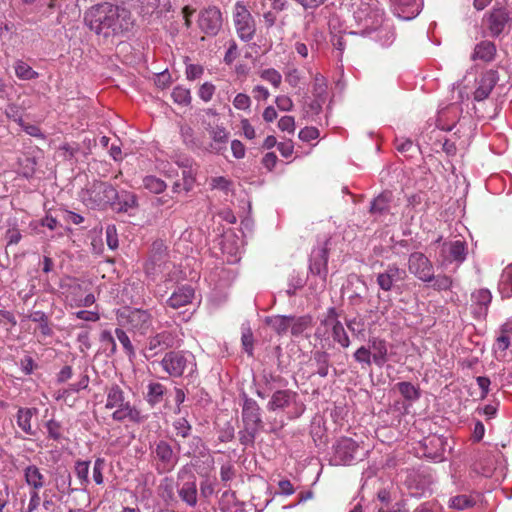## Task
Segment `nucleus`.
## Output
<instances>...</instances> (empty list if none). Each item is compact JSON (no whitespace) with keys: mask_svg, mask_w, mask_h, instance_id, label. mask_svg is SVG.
<instances>
[{"mask_svg":"<svg viewBox=\"0 0 512 512\" xmlns=\"http://www.w3.org/2000/svg\"><path fill=\"white\" fill-rule=\"evenodd\" d=\"M84 22L91 31L105 38L124 35L134 26L129 10L108 2L90 7L84 14Z\"/></svg>","mask_w":512,"mask_h":512,"instance_id":"obj_1","label":"nucleus"},{"mask_svg":"<svg viewBox=\"0 0 512 512\" xmlns=\"http://www.w3.org/2000/svg\"><path fill=\"white\" fill-rule=\"evenodd\" d=\"M383 15V10L369 4H362L354 12L355 19L363 24L364 32L382 47H389L395 41L396 34L393 26L384 20Z\"/></svg>","mask_w":512,"mask_h":512,"instance_id":"obj_2","label":"nucleus"},{"mask_svg":"<svg viewBox=\"0 0 512 512\" xmlns=\"http://www.w3.org/2000/svg\"><path fill=\"white\" fill-rule=\"evenodd\" d=\"M106 409H115L112 419L117 422L129 420L133 423H141L145 417L141 411L126 400L123 389L118 384H112L105 389Z\"/></svg>","mask_w":512,"mask_h":512,"instance_id":"obj_3","label":"nucleus"},{"mask_svg":"<svg viewBox=\"0 0 512 512\" xmlns=\"http://www.w3.org/2000/svg\"><path fill=\"white\" fill-rule=\"evenodd\" d=\"M162 370L172 378L193 377L197 371V362L193 353L187 350L165 352L159 361Z\"/></svg>","mask_w":512,"mask_h":512,"instance_id":"obj_4","label":"nucleus"},{"mask_svg":"<svg viewBox=\"0 0 512 512\" xmlns=\"http://www.w3.org/2000/svg\"><path fill=\"white\" fill-rule=\"evenodd\" d=\"M260 411L258 403L244 395L242 405L243 429L238 432V436L240 443L245 447L254 445L257 434L263 428Z\"/></svg>","mask_w":512,"mask_h":512,"instance_id":"obj_5","label":"nucleus"},{"mask_svg":"<svg viewBox=\"0 0 512 512\" xmlns=\"http://www.w3.org/2000/svg\"><path fill=\"white\" fill-rule=\"evenodd\" d=\"M79 198L88 208H105L115 202L118 192L108 182L94 181L80 192Z\"/></svg>","mask_w":512,"mask_h":512,"instance_id":"obj_6","label":"nucleus"},{"mask_svg":"<svg viewBox=\"0 0 512 512\" xmlns=\"http://www.w3.org/2000/svg\"><path fill=\"white\" fill-rule=\"evenodd\" d=\"M328 334L335 344L341 348L347 349L351 345L350 337L345 330L343 323L339 320L336 308L330 307L327 310L325 319H323L316 330L315 336L319 339Z\"/></svg>","mask_w":512,"mask_h":512,"instance_id":"obj_7","label":"nucleus"},{"mask_svg":"<svg viewBox=\"0 0 512 512\" xmlns=\"http://www.w3.org/2000/svg\"><path fill=\"white\" fill-rule=\"evenodd\" d=\"M368 455V450L349 437H342L333 445V454L330 458L332 465H352L363 460Z\"/></svg>","mask_w":512,"mask_h":512,"instance_id":"obj_8","label":"nucleus"},{"mask_svg":"<svg viewBox=\"0 0 512 512\" xmlns=\"http://www.w3.org/2000/svg\"><path fill=\"white\" fill-rule=\"evenodd\" d=\"M181 339L176 329H167L149 336L143 348L146 359L153 358L167 350L179 347Z\"/></svg>","mask_w":512,"mask_h":512,"instance_id":"obj_9","label":"nucleus"},{"mask_svg":"<svg viewBox=\"0 0 512 512\" xmlns=\"http://www.w3.org/2000/svg\"><path fill=\"white\" fill-rule=\"evenodd\" d=\"M118 323L128 331L144 336L152 328V315L143 309H124L117 316Z\"/></svg>","mask_w":512,"mask_h":512,"instance_id":"obj_10","label":"nucleus"},{"mask_svg":"<svg viewBox=\"0 0 512 512\" xmlns=\"http://www.w3.org/2000/svg\"><path fill=\"white\" fill-rule=\"evenodd\" d=\"M442 241V237H438L434 241L439 244L440 250L437 261L441 267H447L449 264L455 262L457 265L462 264L467 257V244L463 240Z\"/></svg>","mask_w":512,"mask_h":512,"instance_id":"obj_11","label":"nucleus"},{"mask_svg":"<svg viewBox=\"0 0 512 512\" xmlns=\"http://www.w3.org/2000/svg\"><path fill=\"white\" fill-rule=\"evenodd\" d=\"M232 14L238 37L244 42L251 41L255 36L256 24L248 7L238 1L233 7Z\"/></svg>","mask_w":512,"mask_h":512,"instance_id":"obj_12","label":"nucleus"},{"mask_svg":"<svg viewBox=\"0 0 512 512\" xmlns=\"http://www.w3.org/2000/svg\"><path fill=\"white\" fill-rule=\"evenodd\" d=\"M151 455L155 462V469L159 474L171 472L179 460L178 454L165 440H159L151 446Z\"/></svg>","mask_w":512,"mask_h":512,"instance_id":"obj_13","label":"nucleus"},{"mask_svg":"<svg viewBox=\"0 0 512 512\" xmlns=\"http://www.w3.org/2000/svg\"><path fill=\"white\" fill-rule=\"evenodd\" d=\"M177 493L178 497L189 507H195L197 504V485L196 476L191 467L185 465L177 473Z\"/></svg>","mask_w":512,"mask_h":512,"instance_id":"obj_14","label":"nucleus"},{"mask_svg":"<svg viewBox=\"0 0 512 512\" xmlns=\"http://www.w3.org/2000/svg\"><path fill=\"white\" fill-rule=\"evenodd\" d=\"M408 270L418 280L425 283H431L434 278L433 264L422 252H413L409 255Z\"/></svg>","mask_w":512,"mask_h":512,"instance_id":"obj_15","label":"nucleus"},{"mask_svg":"<svg viewBox=\"0 0 512 512\" xmlns=\"http://www.w3.org/2000/svg\"><path fill=\"white\" fill-rule=\"evenodd\" d=\"M222 23V13L216 6H209L199 13L198 26L209 36H216L222 28Z\"/></svg>","mask_w":512,"mask_h":512,"instance_id":"obj_16","label":"nucleus"},{"mask_svg":"<svg viewBox=\"0 0 512 512\" xmlns=\"http://www.w3.org/2000/svg\"><path fill=\"white\" fill-rule=\"evenodd\" d=\"M297 397V393L289 389L277 390L272 394L271 399L267 404V409L269 411H276L280 409H285L286 407H289L291 404H295L296 412L293 417H299L300 415L303 414L305 406L303 405V403H297Z\"/></svg>","mask_w":512,"mask_h":512,"instance_id":"obj_17","label":"nucleus"},{"mask_svg":"<svg viewBox=\"0 0 512 512\" xmlns=\"http://www.w3.org/2000/svg\"><path fill=\"white\" fill-rule=\"evenodd\" d=\"M406 277L405 270L399 268L396 264H388L383 272L377 275V284L383 291L392 290L395 283L403 281Z\"/></svg>","mask_w":512,"mask_h":512,"instance_id":"obj_18","label":"nucleus"},{"mask_svg":"<svg viewBox=\"0 0 512 512\" xmlns=\"http://www.w3.org/2000/svg\"><path fill=\"white\" fill-rule=\"evenodd\" d=\"M511 19L510 11L507 8H493L487 18L490 34L493 37L499 36L505 29L506 24L511 21Z\"/></svg>","mask_w":512,"mask_h":512,"instance_id":"obj_19","label":"nucleus"},{"mask_svg":"<svg viewBox=\"0 0 512 512\" xmlns=\"http://www.w3.org/2000/svg\"><path fill=\"white\" fill-rule=\"evenodd\" d=\"M492 294L488 289H479L471 294V310L477 319H483L488 313Z\"/></svg>","mask_w":512,"mask_h":512,"instance_id":"obj_20","label":"nucleus"},{"mask_svg":"<svg viewBox=\"0 0 512 512\" xmlns=\"http://www.w3.org/2000/svg\"><path fill=\"white\" fill-rule=\"evenodd\" d=\"M328 264V249L325 246H319L312 250L310 256L309 269L312 274L321 277L322 281H326Z\"/></svg>","mask_w":512,"mask_h":512,"instance_id":"obj_21","label":"nucleus"},{"mask_svg":"<svg viewBox=\"0 0 512 512\" xmlns=\"http://www.w3.org/2000/svg\"><path fill=\"white\" fill-rule=\"evenodd\" d=\"M421 8V0H395L393 13L401 20H411L420 13Z\"/></svg>","mask_w":512,"mask_h":512,"instance_id":"obj_22","label":"nucleus"},{"mask_svg":"<svg viewBox=\"0 0 512 512\" xmlns=\"http://www.w3.org/2000/svg\"><path fill=\"white\" fill-rule=\"evenodd\" d=\"M423 455L434 461L441 462L444 460L445 441L442 437L432 436L425 438L422 442Z\"/></svg>","mask_w":512,"mask_h":512,"instance_id":"obj_23","label":"nucleus"},{"mask_svg":"<svg viewBox=\"0 0 512 512\" xmlns=\"http://www.w3.org/2000/svg\"><path fill=\"white\" fill-rule=\"evenodd\" d=\"M177 482L172 477H164L157 487V495L167 507H175L178 504Z\"/></svg>","mask_w":512,"mask_h":512,"instance_id":"obj_24","label":"nucleus"},{"mask_svg":"<svg viewBox=\"0 0 512 512\" xmlns=\"http://www.w3.org/2000/svg\"><path fill=\"white\" fill-rule=\"evenodd\" d=\"M499 80L498 72L496 70L490 69L484 72L478 82V86L474 91V99L476 101H482L486 99L494 86Z\"/></svg>","mask_w":512,"mask_h":512,"instance_id":"obj_25","label":"nucleus"},{"mask_svg":"<svg viewBox=\"0 0 512 512\" xmlns=\"http://www.w3.org/2000/svg\"><path fill=\"white\" fill-rule=\"evenodd\" d=\"M371 357L373 358V364L378 368H383L389 360L388 357V343L386 340L379 337H371L367 342Z\"/></svg>","mask_w":512,"mask_h":512,"instance_id":"obj_26","label":"nucleus"},{"mask_svg":"<svg viewBox=\"0 0 512 512\" xmlns=\"http://www.w3.org/2000/svg\"><path fill=\"white\" fill-rule=\"evenodd\" d=\"M194 289L189 285L178 287L167 300V305L173 309H178L192 302L194 298Z\"/></svg>","mask_w":512,"mask_h":512,"instance_id":"obj_27","label":"nucleus"},{"mask_svg":"<svg viewBox=\"0 0 512 512\" xmlns=\"http://www.w3.org/2000/svg\"><path fill=\"white\" fill-rule=\"evenodd\" d=\"M213 143L210 144V151L220 154L226 149L229 133L223 126L207 127Z\"/></svg>","mask_w":512,"mask_h":512,"instance_id":"obj_28","label":"nucleus"},{"mask_svg":"<svg viewBox=\"0 0 512 512\" xmlns=\"http://www.w3.org/2000/svg\"><path fill=\"white\" fill-rule=\"evenodd\" d=\"M391 202L392 193L389 191L382 192L372 200L369 211L376 218L387 215L390 211Z\"/></svg>","mask_w":512,"mask_h":512,"instance_id":"obj_29","label":"nucleus"},{"mask_svg":"<svg viewBox=\"0 0 512 512\" xmlns=\"http://www.w3.org/2000/svg\"><path fill=\"white\" fill-rule=\"evenodd\" d=\"M496 53L497 49L495 44L491 41L483 40L476 44L471 58L474 61L491 62L495 59Z\"/></svg>","mask_w":512,"mask_h":512,"instance_id":"obj_30","label":"nucleus"},{"mask_svg":"<svg viewBox=\"0 0 512 512\" xmlns=\"http://www.w3.org/2000/svg\"><path fill=\"white\" fill-rule=\"evenodd\" d=\"M219 508L221 512H245L244 503L239 502L232 491L223 492L219 500Z\"/></svg>","mask_w":512,"mask_h":512,"instance_id":"obj_31","label":"nucleus"},{"mask_svg":"<svg viewBox=\"0 0 512 512\" xmlns=\"http://www.w3.org/2000/svg\"><path fill=\"white\" fill-rule=\"evenodd\" d=\"M264 321L279 336L290 330V315L267 316Z\"/></svg>","mask_w":512,"mask_h":512,"instance_id":"obj_32","label":"nucleus"},{"mask_svg":"<svg viewBox=\"0 0 512 512\" xmlns=\"http://www.w3.org/2000/svg\"><path fill=\"white\" fill-rule=\"evenodd\" d=\"M24 477L28 486L33 490L41 489L45 484V477L35 465H29L24 469Z\"/></svg>","mask_w":512,"mask_h":512,"instance_id":"obj_33","label":"nucleus"},{"mask_svg":"<svg viewBox=\"0 0 512 512\" xmlns=\"http://www.w3.org/2000/svg\"><path fill=\"white\" fill-rule=\"evenodd\" d=\"M312 326V317L310 315L292 316L290 315V332L294 337H299Z\"/></svg>","mask_w":512,"mask_h":512,"instance_id":"obj_34","label":"nucleus"},{"mask_svg":"<svg viewBox=\"0 0 512 512\" xmlns=\"http://www.w3.org/2000/svg\"><path fill=\"white\" fill-rule=\"evenodd\" d=\"M312 96L315 99L326 102L328 96L327 79L320 73H316L313 77Z\"/></svg>","mask_w":512,"mask_h":512,"instance_id":"obj_35","label":"nucleus"},{"mask_svg":"<svg viewBox=\"0 0 512 512\" xmlns=\"http://www.w3.org/2000/svg\"><path fill=\"white\" fill-rule=\"evenodd\" d=\"M166 387L159 382H150L147 386L146 400L151 406L162 402Z\"/></svg>","mask_w":512,"mask_h":512,"instance_id":"obj_36","label":"nucleus"},{"mask_svg":"<svg viewBox=\"0 0 512 512\" xmlns=\"http://www.w3.org/2000/svg\"><path fill=\"white\" fill-rule=\"evenodd\" d=\"M369 346L361 345L356 351L353 353L354 361L359 364L360 368L363 370H367L373 365V358L371 357Z\"/></svg>","mask_w":512,"mask_h":512,"instance_id":"obj_37","label":"nucleus"},{"mask_svg":"<svg viewBox=\"0 0 512 512\" xmlns=\"http://www.w3.org/2000/svg\"><path fill=\"white\" fill-rule=\"evenodd\" d=\"M396 388L402 397L409 402H415L421 396L420 389L411 382H399L396 384Z\"/></svg>","mask_w":512,"mask_h":512,"instance_id":"obj_38","label":"nucleus"},{"mask_svg":"<svg viewBox=\"0 0 512 512\" xmlns=\"http://www.w3.org/2000/svg\"><path fill=\"white\" fill-rule=\"evenodd\" d=\"M324 101L318 99H311L309 102H306L303 105V117L310 120L315 121L316 118L321 114Z\"/></svg>","mask_w":512,"mask_h":512,"instance_id":"obj_39","label":"nucleus"},{"mask_svg":"<svg viewBox=\"0 0 512 512\" xmlns=\"http://www.w3.org/2000/svg\"><path fill=\"white\" fill-rule=\"evenodd\" d=\"M476 504V500L471 495L461 494L451 497L448 502V506L452 509L462 511L467 508L473 507Z\"/></svg>","mask_w":512,"mask_h":512,"instance_id":"obj_40","label":"nucleus"},{"mask_svg":"<svg viewBox=\"0 0 512 512\" xmlns=\"http://www.w3.org/2000/svg\"><path fill=\"white\" fill-rule=\"evenodd\" d=\"M499 291L503 297H512V264L507 266L500 277Z\"/></svg>","mask_w":512,"mask_h":512,"instance_id":"obj_41","label":"nucleus"},{"mask_svg":"<svg viewBox=\"0 0 512 512\" xmlns=\"http://www.w3.org/2000/svg\"><path fill=\"white\" fill-rule=\"evenodd\" d=\"M32 409L29 408H20L17 412V424L18 426L29 435H34L35 432L32 430L31 419H32Z\"/></svg>","mask_w":512,"mask_h":512,"instance_id":"obj_42","label":"nucleus"},{"mask_svg":"<svg viewBox=\"0 0 512 512\" xmlns=\"http://www.w3.org/2000/svg\"><path fill=\"white\" fill-rule=\"evenodd\" d=\"M29 318L36 323H39V329L43 336L49 337L53 334V330L49 325V319L45 312L34 311Z\"/></svg>","mask_w":512,"mask_h":512,"instance_id":"obj_43","label":"nucleus"},{"mask_svg":"<svg viewBox=\"0 0 512 512\" xmlns=\"http://www.w3.org/2000/svg\"><path fill=\"white\" fill-rule=\"evenodd\" d=\"M124 329L125 328H123V327L116 328L115 329V336L118 339V341L120 342V344L122 345L123 350L126 353V355L130 359H132V358H134L136 356L135 348H134V346H133L129 336L127 335V333H126V331Z\"/></svg>","mask_w":512,"mask_h":512,"instance_id":"obj_44","label":"nucleus"},{"mask_svg":"<svg viewBox=\"0 0 512 512\" xmlns=\"http://www.w3.org/2000/svg\"><path fill=\"white\" fill-rule=\"evenodd\" d=\"M15 74L21 80H33L38 78L39 74L24 61L18 60L15 63Z\"/></svg>","mask_w":512,"mask_h":512,"instance_id":"obj_45","label":"nucleus"},{"mask_svg":"<svg viewBox=\"0 0 512 512\" xmlns=\"http://www.w3.org/2000/svg\"><path fill=\"white\" fill-rule=\"evenodd\" d=\"M313 360L317 365V374L320 377H326L329 371V354L325 351H315Z\"/></svg>","mask_w":512,"mask_h":512,"instance_id":"obj_46","label":"nucleus"},{"mask_svg":"<svg viewBox=\"0 0 512 512\" xmlns=\"http://www.w3.org/2000/svg\"><path fill=\"white\" fill-rule=\"evenodd\" d=\"M171 97L175 103L182 106H188L192 101L190 89L181 85L174 87Z\"/></svg>","mask_w":512,"mask_h":512,"instance_id":"obj_47","label":"nucleus"},{"mask_svg":"<svg viewBox=\"0 0 512 512\" xmlns=\"http://www.w3.org/2000/svg\"><path fill=\"white\" fill-rule=\"evenodd\" d=\"M345 325L352 335L356 338L365 337V322L363 319L353 317L345 320Z\"/></svg>","mask_w":512,"mask_h":512,"instance_id":"obj_48","label":"nucleus"},{"mask_svg":"<svg viewBox=\"0 0 512 512\" xmlns=\"http://www.w3.org/2000/svg\"><path fill=\"white\" fill-rule=\"evenodd\" d=\"M143 186L154 194L162 193L167 187L166 183L162 179L153 175L144 177Z\"/></svg>","mask_w":512,"mask_h":512,"instance_id":"obj_49","label":"nucleus"},{"mask_svg":"<svg viewBox=\"0 0 512 512\" xmlns=\"http://www.w3.org/2000/svg\"><path fill=\"white\" fill-rule=\"evenodd\" d=\"M180 136L186 147L189 149H196L199 147L198 140L195 137V132L189 125L180 126Z\"/></svg>","mask_w":512,"mask_h":512,"instance_id":"obj_50","label":"nucleus"},{"mask_svg":"<svg viewBox=\"0 0 512 512\" xmlns=\"http://www.w3.org/2000/svg\"><path fill=\"white\" fill-rule=\"evenodd\" d=\"M262 80L270 83L274 88H278L282 82V75L274 68L263 69L259 72Z\"/></svg>","mask_w":512,"mask_h":512,"instance_id":"obj_51","label":"nucleus"},{"mask_svg":"<svg viewBox=\"0 0 512 512\" xmlns=\"http://www.w3.org/2000/svg\"><path fill=\"white\" fill-rule=\"evenodd\" d=\"M172 427L177 436L187 438L191 435L192 426L185 417H181L173 421Z\"/></svg>","mask_w":512,"mask_h":512,"instance_id":"obj_52","label":"nucleus"},{"mask_svg":"<svg viewBox=\"0 0 512 512\" xmlns=\"http://www.w3.org/2000/svg\"><path fill=\"white\" fill-rule=\"evenodd\" d=\"M89 467L90 461H76L75 474L80 481V484L86 486L89 484Z\"/></svg>","mask_w":512,"mask_h":512,"instance_id":"obj_53","label":"nucleus"},{"mask_svg":"<svg viewBox=\"0 0 512 512\" xmlns=\"http://www.w3.org/2000/svg\"><path fill=\"white\" fill-rule=\"evenodd\" d=\"M7 245H16L22 239V234L17 227L16 220L8 222V229L5 233Z\"/></svg>","mask_w":512,"mask_h":512,"instance_id":"obj_54","label":"nucleus"},{"mask_svg":"<svg viewBox=\"0 0 512 512\" xmlns=\"http://www.w3.org/2000/svg\"><path fill=\"white\" fill-rule=\"evenodd\" d=\"M190 163H191V160L189 158H185L181 162H177V165L179 167L184 168L183 169V182H184L183 184H184V189L186 191H189L192 188L193 183H194L193 172L191 169H188L190 167Z\"/></svg>","mask_w":512,"mask_h":512,"instance_id":"obj_55","label":"nucleus"},{"mask_svg":"<svg viewBox=\"0 0 512 512\" xmlns=\"http://www.w3.org/2000/svg\"><path fill=\"white\" fill-rule=\"evenodd\" d=\"M284 76H285V81L292 88L298 87L302 81V72L294 66H288L284 70Z\"/></svg>","mask_w":512,"mask_h":512,"instance_id":"obj_56","label":"nucleus"},{"mask_svg":"<svg viewBox=\"0 0 512 512\" xmlns=\"http://www.w3.org/2000/svg\"><path fill=\"white\" fill-rule=\"evenodd\" d=\"M431 287L437 291H447L451 289L453 281L450 276L445 274L435 275L431 282Z\"/></svg>","mask_w":512,"mask_h":512,"instance_id":"obj_57","label":"nucleus"},{"mask_svg":"<svg viewBox=\"0 0 512 512\" xmlns=\"http://www.w3.org/2000/svg\"><path fill=\"white\" fill-rule=\"evenodd\" d=\"M241 342L244 351L249 355L253 356V350H254V337L253 333L249 326L242 327V336H241Z\"/></svg>","mask_w":512,"mask_h":512,"instance_id":"obj_58","label":"nucleus"},{"mask_svg":"<svg viewBox=\"0 0 512 512\" xmlns=\"http://www.w3.org/2000/svg\"><path fill=\"white\" fill-rule=\"evenodd\" d=\"M151 262L156 264L158 261H161L166 256V246L163 241H155L152 244L151 249Z\"/></svg>","mask_w":512,"mask_h":512,"instance_id":"obj_59","label":"nucleus"},{"mask_svg":"<svg viewBox=\"0 0 512 512\" xmlns=\"http://www.w3.org/2000/svg\"><path fill=\"white\" fill-rule=\"evenodd\" d=\"M45 427L47 429L48 437L58 441L61 439L62 433H61V424L57 422L54 419H50L46 422Z\"/></svg>","mask_w":512,"mask_h":512,"instance_id":"obj_60","label":"nucleus"},{"mask_svg":"<svg viewBox=\"0 0 512 512\" xmlns=\"http://www.w3.org/2000/svg\"><path fill=\"white\" fill-rule=\"evenodd\" d=\"M118 205H119L118 210L120 212H129L131 209H134L137 207V205H138L137 198L134 194H126L119 201Z\"/></svg>","mask_w":512,"mask_h":512,"instance_id":"obj_61","label":"nucleus"},{"mask_svg":"<svg viewBox=\"0 0 512 512\" xmlns=\"http://www.w3.org/2000/svg\"><path fill=\"white\" fill-rule=\"evenodd\" d=\"M5 115L8 119L13 120L19 126L23 123L21 108L17 104H8L5 108Z\"/></svg>","mask_w":512,"mask_h":512,"instance_id":"obj_62","label":"nucleus"},{"mask_svg":"<svg viewBox=\"0 0 512 512\" xmlns=\"http://www.w3.org/2000/svg\"><path fill=\"white\" fill-rule=\"evenodd\" d=\"M215 90L216 87L214 84H212L211 82H205L200 86L198 90V96L204 102H209L212 99Z\"/></svg>","mask_w":512,"mask_h":512,"instance_id":"obj_63","label":"nucleus"},{"mask_svg":"<svg viewBox=\"0 0 512 512\" xmlns=\"http://www.w3.org/2000/svg\"><path fill=\"white\" fill-rule=\"evenodd\" d=\"M105 467V460L103 458H97L93 466V480L97 485H101L104 482L103 470Z\"/></svg>","mask_w":512,"mask_h":512,"instance_id":"obj_64","label":"nucleus"}]
</instances>
